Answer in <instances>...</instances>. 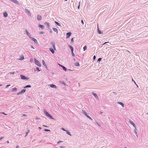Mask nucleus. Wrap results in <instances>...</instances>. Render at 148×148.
<instances>
[{"instance_id": "45", "label": "nucleus", "mask_w": 148, "mask_h": 148, "mask_svg": "<svg viewBox=\"0 0 148 148\" xmlns=\"http://www.w3.org/2000/svg\"><path fill=\"white\" fill-rule=\"evenodd\" d=\"M58 65H59V66H61V67H62V66H62V65H61V64H58Z\"/></svg>"}, {"instance_id": "60", "label": "nucleus", "mask_w": 148, "mask_h": 148, "mask_svg": "<svg viewBox=\"0 0 148 148\" xmlns=\"http://www.w3.org/2000/svg\"><path fill=\"white\" fill-rule=\"evenodd\" d=\"M65 0L66 1H67V0Z\"/></svg>"}, {"instance_id": "28", "label": "nucleus", "mask_w": 148, "mask_h": 148, "mask_svg": "<svg viewBox=\"0 0 148 148\" xmlns=\"http://www.w3.org/2000/svg\"><path fill=\"white\" fill-rule=\"evenodd\" d=\"M62 67L64 71H66V69L65 67L64 66H62Z\"/></svg>"}, {"instance_id": "3", "label": "nucleus", "mask_w": 148, "mask_h": 148, "mask_svg": "<svg viewBox=\"0 0 148 148\" xmlns=\"http://www.w3.org/2000/svg\"><path fill=\"white\" fill-rule=\"evenodd\" d=\"M82 113L85 115L86 116L87 118L89 119H90L91 120H92V118L89 116L88 115H87V113L83 111L82 110Z\"/></svg>"}, {"instance_id": "15", "label": "nucleus", "mask_w": 148, "mask_h": 148, "mask_svg": "<svg viewBox=\"0 0 148 148\" xmlns=\"http://www.w3.org/2000/svg\"><path fill=\"white\" fill-rule=\"evenodd\" d=\"M69 47L70 49H71V52H73V50H74L73 47L72 46H71V45H70L69 46Z\"/></svg>"}, {"instance_id": "50", "label": "nucleus", "mask_w": 148, "mask_h": 148, "mask_svg": "<svg viewBox=\"0 0 148 148\" xmlns=\"http://www.w3.org/2000/svg\"><path fill=\"white\" fill-rule=\"evenodd\" d=\"M16 148H19V146H18L17 145L16 146Z\"/></svg>"}, {"instance_id": "39", "label": "nucleus", "mask_w": 148, "mask_h": 148, "mask_svg": "<svg viewBox=\"0 0 148 148\" xmlns=\"http://www.w3.org/2000/svg\"><path fill=\"white\" fill-rule=\"evenodd\" d=\"M61 142H62V141H60V140H59V141H58L57 142V143H58V144H59V143H60Z\"/></svg>"}, {"instance_id": "4", "label": "nucleus", "mask_w": 148, "mask_h": 148, "mask_svg": "<svg viewBox=\"0 0 148 148\" xmlns=\"http://www.w3.org/2000/svg\"><path fill=\"white\" fill-rule=\"evenodd\" d=\"M71 32H68L66 34V38H69L71 36Z\"/></svg>"}, {"instance_id": "47", "label": "nucleus", "mask_w": 148, "mask_h": 148, "mask_svg": "<svg viewBox=\"0 0 148 148\" xmlns=\"http://www.w3.org/2000/svg\"><path fill=\"white\" fill-rule=\"evenodd\" d=\"M27 116V115L26 114H24L23 115V116Z\"/></svg>"}, {"instance_id": "48", "label": "nucleus", "mask_w": 148, "mask_h": 148, "mask_svg": "<svg viewBox=\"0 0 148 148\" xmlns=\"http://www.w3.org/2000/svg\"><path fill=\"white\" fill-rule=\"evenodd\" d=\"M132 81L134 82L136 84L135 82L134 81V79H132Z\"/></svg>"}, {"instance_id": "52", "label": "nucleus", "mask_w": 148, "mask_h": 148, "mask_svg": "<svg viewBox=\"0 0 148 148\" xmlns=\"http://www.w3.org/2000/svg\"><path fill=\"white\" fill-rule=\"evenodd\" d=\"M108 42H105L104 43V44H106V43H108Z\"/></svg>"}, {"instance_id": "59", "label": "nucleus", "mask_w": 148, "mask_h": 148, "mask_svg": "<svg viewBox=\"0 0 148 148\" xmlns=\"http://www.w3.org/2000/svg\"><path fill=\"white\" fill-rule=\"evenodd\" d=\"M44 126H45V127H47L46 126H45V125H43Z\"/></svg>"}, {"instance_id": "41", "label": "nucleus", "mask_w": 148, "mask_h": 148, "mask_svg": "<svg viewBox=\"0 0 148 148\" xmlns=\"http://www.w3.org/2000/svg\"><path fill=\"white\" fill-rule=\"evenodd\" d=\"M45 24L49 26V24L47 22H45Z\"/></svg>"}, {"instance_id": "42", "label": "nucleus", "mask_w": 148, "mask_h": 148, "mask_svg": "<svg viewBox=\"0 0 148 148\" xmlns=\"http://www.w3.org/2000/svg\"><path fill=\"white\" fill-rule=\"evenodd\" d=\"M96 58V56H93V60H94Z\"/></svg>"}, {"instance_id": "24", "label": "nucleus", "mask_w": 148, "mask_h": 148, "mask_svg": "<svg viewBox=\"0 0 148 148\" xmlns=\"http://www.w3.org/2000/svg\"><path fill=\"white\" fill-rule=\"evenodd\" d=\"M27 34L30 38H31V35L29 32H27Z\"/></svg>"}, {"instance_id": "8", "label": "nucleus", "mask_w": 148, "mask_h": 148, "mask_svg": "<svg viewBox=\"0 0 148 148\" xmlns=\"http://www.w3.org/2000/svg\"><path fill=\"white\" fill-rule=\"evenodd\" d=\"M26 91V90L25 89H23L20 92H19L17 94L19 95L20 94H21L23 93H24Z\"/></svg>"}, {"instance_id": "23", "label": "nucleus", "mask_w": 148, "mask_h": 148, "mask_svg": "<svg viewBox=\"0 0 148 148\" xmlns=\"http://www.w3.org/2000/svg\"><path fill=\"white\" fill-rule=\"evenodd\" d=\"M98 33L99 34H103V32H101L100 31L99 29V28H98Z\"/></svg>"}, {"instance_id": "36", "label": "nucleus", "mask_w": 148, "mask_h": 148, "mask_svg": "<svg viewBox=\"0 0 148 148\" xmlns=\"http://www.w3.org/2000/svg\"><path fill=\"white\" fill-rule=\"evenodd\" d=\"M71 41L72 42H73V38H72L71 39Z\"/></svg>"}, {"instance_id": "11", "label": "nucleus", "mask_w": 148, "mask_h": 148, "mask_svg": "<svg viewBox=\"0 0 148 148\" xmlns=\"http://www.w3.org/2000/svg\"><path fill=\"white\" fill-rule=\"evenodd\" d=\"M38 27L39 28H41L42 29H44V26L43 25H38Z\"/></svg>"}, {"instance_id": "49", "label": "nucleus", "mask_w": 148, "mask_h": 148, "mask_svg": "<svg viewBox=\"0 0 148 148\" xmlns=\"http://www.w3.org/2000/svg\"><path fill=\"white\" fill-rule=\"evenodd\" d=\"M62 130H64V131H66V130H65L64 129V128H62Z\"/></svg>"}, {"instance_id": "13", "label": "nucleus", "mask_w": 148, "mask_h": 148, "mask_svg": "<svg viewBox=\"0 0 148 148\" xmlns=\"http://www.w3.org/2000/svg\"><path fill=\"white\" fill-rule=\"evenodd\" d=\"M50 51L52 52V53L53 54L54 53H55V51H54V49H53L52 48H50L49 49Z\"/></svg>"}, {"instance_id": "9", "label": "nucleus", "mask_w": 148, "mask_h": 148, "mask_svg": "<svg viewBox=\"0 0 148 148\" xmlns=\"http://www.w3.org/2000/svg\"><path fill=\"white\" fill-rule=\"evenodd\" d=\"M49 86L51 88H57V86L54 84H50L49 85Z\"/></svg>"}, {"instance_id": "53", "label": "nucleus", "mask_w": 148, "mask_h": 148, "mask_svg": "<svg viewBox=\"0 0 148 148\" xmlns=\"http://www.w3.org/2000/svg\"><path fill=\"white\" fill-rule=\"evenodd\" d=\"M79 5H78V8H79Z\"/></svg>"}, {"instance_id": "6", "label": "nucleus", "mask_w": 148, "mask_h": 148, "mask_svg": "<svg viewBox=\"0 0 148 148\" xmlns=\"http://www.w3.org/2000/svg\"><path fill=\"white\" fill-rule=\"evenodd\" d=\"M21 79H28L27 77H26L25 76L23 75H20Z\"/></svg>"}, {"instance_id": "18", "label": "nucleus", "mask_w": 148, "mask_h": 148, "mask_svg": "<svg viewBox=\"0 0 148 148\" xmlns=\"http://www.w3.org/2000/svg\"><path fill=\"white\" fill-rule=\"evenodd\" d=\"M53 30L55 31V32H56L57 33L58 32V29L55 28H54V27H53Z\"/></svg>"}, {"instance_id": "26", "label": "nucleus", "mask_w": 148, "mask_h": 148, "mask_svg": "<svg viewBox=\"0 0 148 148\" xmlns=\"http://www.w3.org/2000/svg\"><path fill=\"white\" fill-rule=\"evenodd\" d=\"M55 23L58 25L59 26H60V24L58 22L56 21H55Z\"/></svg>"}, {"instance_id": "44", "label": "nucleus", "mask_w": 148, "mask_h": 148, "mask_svg": "<svg viewBox=\"0 0 148 148\" xmlns=\"http://www.w3.org/2000/svg\"><path fill=\"white\" fill-rule=\"evenodd\" d=\"M81 23H82L83 24H84V22H83V20H81Z\"/></svg>"}, {"instance_id": "37", "label": "nucleus", "mask_w": 148, "mask_h": 148, "mask_svg": "<svg viewBox=\"0 0 148 148\" xmlns=\"http://www.w3.org/2000/svg\"><path fill=\"white\" fill-rule=\"evenodd\" d=\"M10 86V84H9V85H7L6 86V88H8L9 86Z\"/></svg>"}, {"instance_id": "33", "label": "nucleus", "mask_w": 148, "mask_h": 148, "mask_svg": "<svg viewBox=\"0 0 148 148\" xmlns=\"http://www.w3.org/2000/svg\"><path fill=\"white\" fill-rule=\"evenodd\" d=\"M71 53H72V55L74 57L75 56V55L73 53V51L71 52Z\"/></svg>"}, {"instance_id": "46", "label": "nucleus", "mask_w": 148, "mask_h": 148, "mask_svg": "<svg viewBox=\"0 0 148 148\" xmlns=\"http://www.w3.org/2000/svg\"><path fill=\"white\" fill-rule=\"evenodd\" d=\"M2 114H4L5 115H7V114H6L5 113H3V112H2L1 113Z\"/></svg>"}, {"instance_id": "25", "label": "nucleus", "mask_w": 148, "mask_h": 148, "mask_svg": "<svg viewBox=\"0 0 148 148\" xmlns=\"http://www.w3.org/2000/svg\"><path fill=\"white\" fill-rule=\"evenodd\" d=\"M75 65L76 66H79V64L78 62H77L75 64Z\"/></svg>"}, {"instance_id": "20", "label": "nucleus", "mask_w": 148, "mask_h": 148, "mask_svg": "<svg viewBox=\"0 0 148 148\" xmlns=\"http://www.w3.org/2000/svg\"><path fill=\"white\" fill-rule=\"evenodd\" d=\"M17 90V89L16 88H12V90L13 92L16 91Z\"/></svg>"}, {"instance_id": "17", "label": "nucleus", "mask_w": 148, "mask_h": 148, "mask_svg": "<svg viewBox=\"0 0 148 148\" xmlns=\"http://www.w3.org/2000/svg\"><path fill=\"white\" fill-rule=\"evenodd\" d=\"M42 64H43V65L45 67H47V65L46 64H45V61H44V60H42Z\"/></svg>"}, {"instance_id": "54", "label": "nucleus", "mask_w": 148, "mask_h": 148, "mask_svg": "<svg viewBox=\"0 0 148 148\" xmlns=\"http://www.w3.org/2000/svg\"><path fill=\"white\" fill-rule=\"evenodd\" d=\"M39 129H42V128H41L40 127H39Z\"/></svg>"}, {"instance_id": "35", "label": "nucleus", "mask_w": 148, "mask_h": 148, "mask_svg": "<svg viewBox=\"0 0 148 148\" xmlns=\"http://www.w3.org/2000/svg\"><path fill=\"white\" fill-rule=\"evenodd\" d=\"M40 34H43L44 33V32H40Z\"/></svg>"}, {"instance_id": "32", "label": "nucleus", "mask_w": 148, "mask_h": 148, "mask_svg": "<svg viewBox=\"0 0 148 148\" xmlns=\"http://www.w3.org/2000/svg\"><path fill=\"white\" fill-rule=\"evenodd\" d=\"M36 70L38 71H40V70L39 69L38 67H37L36 68Z\"/></svg>"}, {"instance_id": "51", "label": "nucleus", "mask_w": 148, "mask_h": 148, "mask_svg": "<svg viewBox=\"0 0 148 148\" xmlns=\"http://www.w3.org/2000/svg\"><path fill=\"white\" fill-rule=\"evenodd\" d=\"M26 34L27 33V32H28L26 29Z\"/></svg>"}, {"instance_id": "10", "label": "nucleus", "mask_w": 148, "mask_h": 148, "mask_svg": "<svg viewBox=\"0 0 148 148\" xmlns=\"http://www.w3.org/2000/svg\"><path fill=\"white\" fill-rule=\"evenodd\" d=\"M25 11H26V12H27V14H28L29 15V16H31V13H30V12H29L28 10V9H25Z\"/></svg>"}, {"instance_id": "21", "label": "nucleus", "mask_w": 148, "mask_h": 148, "mask_svg": "<svg viewBox=\"0 0 148 148\" xmlns=\"http://www.w3.org/2000/svg\"><path fill=\"white\" fill-rule=\"evenodd\" d=\"M118 103L120 105H121L123 107H124V104L123 103H122V102H118Z\"/></svg>"}, {"instance_id": "55", "label": "nucleus", "mask_w": 148, "mask_h": 148, "mask_svg": "<svg viewBox=\"0 0 148 148\" xmlns=\"http://www.w3.org/2000/svg\"><path fill=\"white\" fill-rule=\"evenodd\" d=\"M11 1H14V0H10Z\"/></svg>"}, {"instance_id": "29", "label": "nucleus", "mask_w": 148, "mask_h": 148, "mask_svg": "<svg viewBox=\"0 0 148 148\" xmlns=\"http://www.w3.org/2000/svg\"><path fill=\"white\" fill-rule=\"evenodd\" d=\"M24 59V57L23 56H21V59H20V60H23Z\"/></svg>"}, {"instance_id": "1", "label": "nucleus", "mask_w": 148, "mask_h": 148, "mask_svg": "<svg viewBox=\"0 0 148 148\" xmlns=\"http://www.w3.org/2000/svg\"><path fill=\"white\" fill-rule=\"evenodd\" d=\"M34 62L35 64L38 66L39 67L41 66V65L40 62L36 59H34Z\"/></svg>"}, {"instance_id": "34", "label": "nucleus", "mask_w": 148, "mask_h": 148, "mask_svg": "<svg viewBox=\"0 0 148 148\" xmlns=\"http://www.w3.org/2000/svg\"><path fill=\"white\" fill-rule=\"evenodd\" d=\"M45 131L46 132L50 131V130L47 129H45Z\"/></svg>"}, {"instance_id": "38", "label": "nucleus", "mask_w": 148, "mask_h": 148, "mask_svg": "<svg viewBox=\"0 0 148 148\" xmlns=\"http://www.w3.org/2000/svg\"><path fill=\"white\" fill-rule=\"evenodd\" d=\"M101 58H99L98 59V61H100L101 60Z\"/></svg>"}, {"instance_id": "58", "label": "nucleus", "mask_w": 148, "mask_h": 148, "mask_svg": "<svg viewBox=\"0 0 148 148\" xmlns=\"http://www.w3.org/2000/svg\"><path fill=\"white\" fill-rule=\"evenodd\" d=\"M2 86V85H1V84H0V86Z\"/></svg>"}, {"instance_id": "7", "label": "nucleus", "mask_w": 148, "mask_h": 148, "mask_svg": "<svg viewBox=\"0 0 148 148\" xmlns=\"http://www.w3.org/2000/svg\"><path fill=\"white\" fill-rule=\"evenodd\" d=\"M42 18V17L40 15H38L37 16V19L38 21H40Z\"/></svg>"}, {"instance_id": "16", "label": "nucleus", "mask_w": 148, "mask_h": 148, "mask_svg": "<svg viewBox=\"0 0 148 148\" xmlns=\"http://www.w3.org/2000/svg\"><path fill=\"white\" fill-rule=\"evenodd\" d=\"M4 16L5 17H7L8 16V14L6 12H4L3 13Z\"/></svg>"}, {"instance_id": "19", "label": "nucleus", "mask_w": 148, "mask_h": 148, "mask_svg": "<svg viewBox=\"0 0 148 148\" xmlns=\"http://www.w3.org/2000/svg\"><path fill=\"white\" fill-rule=\"evenodd\" d=\"M92 95H93L95 97H98V96L96 93L93 92L92 93Z\"/></svg>"}, {"instance_id": "14", "label": "nucleus", "mask_w": 148, "mask_h": 148, "mask_svg": "<svg viewBox=\"0 0 148 148\" xmlns=\"http://www.w3.org/2000/svg\"><path fill=\"white\" fill-rule=\"evenodd\" d=\"M130 124L132 125L134 127L136 128V125L132 121H130Z\"/></svg>"}, {"instance_id": "31", "label": "nucleus", "mask_w": 148, "mask_h": 148, "mask_svg": "<svg viewBox=\"0 0 148 148\" xmlns=\"http://www.w3.org/2000/svg\"><path fill=\"white\" fill-rule=\"evenodd\" d=\"M31 87V86L30 85H27L26 86H25V88H28V87H29V88H30Z\"/></svg>"}, {"instance_id": "22", "label": "nucleus", "mask_w": 148, "mask_h": 148, "mask_svg": "<svg viewBox=\"0 0 148 148\" xmlns=\"http://www.w3.org/2000/svg\"><path fill=\"white\" fill-rule=\"evenodd\" d=\"M13 2L16 4H18V1H17L16 0H14V1H13Z\"/></svg>"}, {"instance_id": "27", "label": "nucleus", "mask_w": 148, "mask_h": 148, "mask_svg": "<svg viewBox=\"0 0 148 148\" xmlns=\"http://www.w3.org/2000/svg\"><path fill=\"white\" fill-rule=\"evenodd\" d=\"M87 48V46H85L84 47H83V50L84 51H85L86 50Z\"/></svg>"}, {"instance_id": "57", "label": "nucleus", "mask_w": 148, "mask_h": 148, "mask_svg": "<svg viewBox=\"0 0 148 148\" xmlns=\"http://www.w3.org/2000/svg\"><path fill=\"white\" fill-rule=\"evenodd\" d=\"M7 143H9V141H7Z\"/></svg>"}, {"instance_id": "5", "label": "nucleus", "mask_w": 148, "mask_h": 148, "mask_svg": "<svg viewBox=\"0 0 148 148\" xmlns=\"http://www.w3.org/2000/svg\"><path fill=\"white\" fill-rule=\"evenodd\" d=\"M51 44L53 47V48L54 50H56V47L55 46V43L54 42H52L51 43Z\"/></svg>"}, {"instance_id": "2", "label": "nucleus", "mask_w": 148, "mask_h": 148, "mask_svg": "<svg viewBox=\"0 0 148 148\" xmlns=\"http://www.w3.org/2000/svg\"><path fill=\"white\" fill-rule=\"evenodd\" d=\"M44 113L47 117H49L51 119H53L52 116L47 111H45Z\"/></svg>"}, {"instance_id": "30", "label": "nucleus", "mask_w": 148, "mask_h": 148, "mask_svg": "<svg viewBox=\"0 0 148 148\" xmlns=\"http://www.w3.org/2000/svg\"><path fill=\"white\" fill-rule=\"evenodd\" d=\"M66 131V132L67 134L70 135V136H71V134H70V132L69 131Z\"/></svg>"}, {"instance_id": "40", "label": "nucleus", "mask_w": 148, "mask_h": 148, "mask_svg": "<svg viewBox=\"0 0 148 148\" xmlns=\"http://www.w3.org/2000/svg\"><path fill=\"white\" fill-rule=\"evenodd\" d=\"M135 134H136V136L137 137H138V134H137V132L136 131L135 132Z\"/></svg>"}, {"instance_id": "12", "label": "nucleus", "mask_w": 148, "mask_h": 148, "mask_svg": "<svg viewBox=\"0 0 148 148\" xmlns=\"http://www.w3.org/2000/svg\"><path fill=\"white\" fill-rule=\"evenodd\" d=\"M32 39L35 43H37V40H36L35 38H32Z\"/></svg>"}, {"instance_id": "43", "label": "nucleus", "mask_w": 148, "mask_h": 148, "mask_svg": "<svg viewBox=\"0 0 148 148\" xmlns=\"http://www.w3.org/2000/svg\"><path fill=\"white\" fill-rule=\"evenodd\" d=\"M4 138L3 137H2L0 138V140H1L2 139H3Z\"/></svg>"}, {"instance_id": "56", "label": "nucleus", "mask_w": 148, "mask_h": 148, "mask_svg": "<svg viewBox=\"0 0 148 148\" xmlns=\"http://www.w3.org/2000/svg\"><path fill=\"white\" fill-rule=\"evenodd\" d=\"M28 132H27L26 133V136L27 134H28Z\"/></svg>"}]
</instances>
